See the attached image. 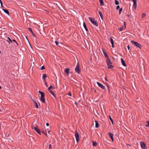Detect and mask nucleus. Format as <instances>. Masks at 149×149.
<instances>
[{
    "label": "nucleus",
    "instance_id": "nucleus-1",
    "mask_svg": "<svg viewBox=\"0 0 149 149\" xmlns=\"http://www.w3.org/2000/svg\"><path fill=\"white\" fill-rule=\"evenodd\" d=\"M107 63L109 69H111L114 68L113 66L111 65L112 63L109 58H107Z\"/></svg>",
    "mask_w": 149,
    "mask_h": 149
},
{
    "label": "nucleus",
    "instance_id": "nucleus-2",
    "mask_svg": "<svg viewBox=\"0 0 149 149\" xmlns=\"http://www.w3.org/2000/svg\"><path fill=\"white\" fill-rule=\"evenodd\" d=\"M89 19L91 22L94 25L97 26L98 24L97 21L95 20L93 18H92L91 17H89Z\"/></svg>",
    "mask_w": 149,
    "mask_h": 149
},
{
    "label": "nucleus",
    "instance_id": "nucleus-3",
    "mask_svg": "<svg viewBox=\"0 0 149 149\" xmlns=\"http://www.w3.org/2000/svg\"><path fill=\"white\" fill-rule=\"evenodd\" d=\"M131 43L133 45H134V46H136V47H137L140 48V49L141 48V45L137 42H136L134 41V40H132L131 41Z\"/></svg>",
    "mask_w": 149,
    "mask_h": 149
},
{
    "label": "nucleus",
    "instance_id": "nucleus-4",
    "mask_svg": "<svg viewBox=\"0 0 149 149\" xmlns=\"http://www.w3.org/2000/svg\"><path fill=\"white\" fill-rule=\"evenodd\" d=\"M79 63H78L75 68V71L76 72L79 74L81 72L80 69L79 68Z\"/></svg>",
    "mask_w": 149,
    "mask_h": 149
},
{
    "label": "nucleus",
    "instance_id": "nucleus-5",
    "mask_svg": "<svg viewBox=\"0 0 149 149\" xmlns=\"http://www.w3.org/2000/svg\"><path fill=\"white\" fill-rule=\"evenodd\" d=\"M31 127L38 134L41 135L40 130L38 129L37 127H35L33 125H32Z\"/></svg>",
    "mask_w": 149,
    "mask_h": 149
},
{
    "label": "nucleus",
    "instance_id": "nucleus-6",
    "mask_svg": "<svg viewBox=\"0 0 149 149\" xmlns=\"http://www.w3.org/2000/svg\"><path fill=\"white\" fill-rule=\"evenodd\" d=\"M75 136L77 142V143H78L79 140V135L77 131H76L75 133Z\"/></svg>",
    "mask_w": 149,
    "mask_h": 149
},
{
    "label": "nucleus",
    "instance_id": "nucleus-7",
    "mask_svg": "<svg viewBox=\"0 0 149 149\" xmlns=\"http://www.w3.org/2000/svg\"><path fill=\"white\" fill-rule=\"evenodd\" d=\"M97 83L98 85V86L101 88L103 90H104L105 89V86H104L103 85L100 83V82H97Z\"/></svg>",
    "mask_w": 149,
    "mask_h": 149
},
{
    "label": "nucleus",
    "instance_id": "nucleus-8",
    "mask_svg": "<svg viewBox=\"0 0 149 149\" xmlns=\"http://www.w3.org/2000/svg\"><path fill=\"white\" fill-rule=\"evenodd\" d=\"M141 148L143 149H147L146 144L143 142H141Z\"/></svg>",
    "mask_w": 149,
    "mask_h": 149
},
{
    "label": "nucleus",
    "instance_id": "nucleus-9",
    "mask_svg": "<svg viewBox=\"0 0 149 149\" xmlns=\"http://www.w3.org/2000/svg\"><path fill=\"white\" fill-rule=\"evenodd\" d=\"M124 26H123L122 27H121L119 29V30L120 31H122L123 29H125L126 28V22L125 21H124Z\"/></svg>",
    "mask_w": 149,
    "mask_h": 149
},
{
    "label": "nucleus",
    "instance_id": "nucleus-10",
    "mask_svg": "<svg viewBox=\"0 0 149 149\" xmlns=\"http://www.w3.org/2000/svg\"><path fill=\"white\" fill-rule=\"evenodd\" d=\"M109 135L112 141L113 142L114 141V139L113 138V134L111 132H110L109 133Z\"/></svg>",
    "mask_w": 149,
    "mask_h": 149
},
{
    "label": "nucleus",
    "instance_id": "nucleus-11",
    "mask_svg": "<svg viewBox=\"0 0 149 149\" xmlns=\"http://www.w3.org/2000/svg\"><path fill=\"white\" fill-rule=\"evenodd\" d=\"M31 99L33 101V103L34 104L35 107H36V108H38V105L37 103L34 100H33L32 98H31Z\"/></svg>",
    "mask_w": 149,
    "mask_h": 149
},
{
    "label": "nucleus",
    "instance_id": "nucleus-12",
    "mask_svg": "<svg viewBox=\"0 0 149 149\" xmlns=\"http://www.w3.org/2000/svg\"><path fill=\"white\" fill-rule=\"evenodd\" d=\"M121 62L122 64V65L126 67V65L125 63V62L124 60V59L122 58H121Z\"/></svg>",
    "mask_w": 149,
    "mask_h": 149
},
{
    "label": "nucleus",
    "instance_id": "nucleus-13",
    "mask_svg": "<svg viewBox=\"0 0 149 149\" xmlns=\"http://www.w3.org/2000/svg\"><path fill=\"white\" fill-rule=\"evenodd\" d=\"M38 92L40 94V97H44L45 93L43 92H42L40 91H39Z\"/></svg>",
    "mask_w": 149,
    "mask_h": 149
},
{
    "label": "nucleus",
    "instance_id": "nucleus-14",
    "mask_svg": "<svg viewBox=\"0 0 149 149\" xmlns=\"http://www.w3.org/2000/svg\"><path fill=\"white\" fill-rule=\"evenodd\" d=\"M28 30L31 31V33L32 35H33V36L35 37H36V36L35 34H34L33 33V31L32 30L31 28H28Z\"/></svg>",
    "mask_w": 149,
    "mask_h": 149
},
{
    "label": "nucleus",
    "instance_id": "nucleus-15",
    "mask_svg": "<svg viewBox=\"0 0 149 149\" xmlns=\"http://www.w3.org/2000/svg\"><path fill=\"white\" fill-rule=\"evenodd\" d=\"M110 40L111 42V44H112V47L113 48H114V42L113 41V39L111 37L110 38Z\"/></svg>",
    "mask_w": 149,
    "mask_h": 149
},
{
    "label": "nucleus",
    "instance_id": "nucleus-16",
    "mask_svg": "<svg viewBox=\"0 0 149 149\" xmlns=\"http://www.w3.org/2000/svg\"><path fill=\"white\" fill-rule=\"evenodd\" d=\"M103 53L104 54V55L105 57L106 58H109L108 56V55L107 54V53L104 51L103 49Z\"/></svg>",
    "mask_w": 149,
    "mask_h": 149
},
{
    "label": "nucleus",
    "instance_id": "nucleus-17",
    "mask_svg": "<svg viewBox=\"0 0 149 149\" xmlns=\"http://www.w3.org/2000/svg\"><path fill=\"white\" fill-rule=\"evenodd\" d=\"M49 91L51 94L52 95L53 97H54L55 98H56V95H55V94H54V93L51 90H49Z\"/></svg>",
    "mask_w": 149,
    "mask_h": 149
},
{
    "label": "nucleus",
    "instance_id": "nucleus-18",
    "mask_svg": "<svg viewBox=\"0 0 149 149\" xmlns=\"http://www.w3.org/2000/svg\"><path fill=\"white\" fill-rule=\"evenodd\" d=\"M70 69L68 68H66V73L67 74V75L68 76L69 74V70Z\"/></svg>",
    "mask_w": 149,
    "mask_h": 149
},
{
    "label": "nucleus",
    "instance_id": "nucleus-19",
    "mask_svg": "<svg viewBox=\"0 0 149 149\" xmlns=\"http://www.w3.org/2000/svg\"><path fill=\"white\" fill-rule=\"evenodd\" d=\"M83 26H84V28L85 29L86 31H87V32L88 31V29L87 28L86 24L84 22V23H83Z\"/></svg>",
    "mask_w": 149,
    "mask_h": 149
},
{
    "label": "nucleus",
    "instance_id": "nucleus-20",
    "mask_svg": "<svg viewBox=\"0 0 149 149\" xmlns=\"http://www.w3.org/2000/svg\"><path fill=\"white\" fill-rule=\"evenodd\" d=\"M2 10L6 13L8 15H9V12L8 10L5 9H3Z\"/></svg>",
    "mask_w": 149,
    "mask_h": 149
},
{
    "label": "nucleus",
    "instance_id": "nucleus-21",
    "mask_svg": "<svg viewBox=\"0 0 149 149\" xmlns=\"http://www.w3.org/2000/svg\"><path fill=\"white\" fill-rule=\"evenodd\" d=\"M7 39L9 40V41L7 40V41L8 43L9 44H10V43L12 42V40L9 37H8Z\"/></svg>",
    "mask_w": 149,
    "mask_h": 149
},
{
    "label": "nucleus",
    "instance_id": "nucleus-22",
    "mask_svg": "<svg viewBox=\"0 0 149 149\" xmlns=\"http://www.w3.org/2000/svg\"><path fill=\"white\" fill-rule=\"evenodd\" d=\"M95 127L97 128H98L99 126V124L98 122L96 120H95Z\"/></svg>",
    "mask_w": 149,
    "mask_h": 149
},
{
    "label": "nucleus",
    "instance_id": "nucleus-23",
    "mask_svg": "<svg viewBox=\"0 0 149 149\" xmlns=\"http://www.w3.org/2000/svg\"><path fill=\"white\" fill-rule=\"evenodd\" d=\"M40 100L43 103L45 102V99L44 97H40Z\"/></svg>",
    "mask_w": 149,
    "mask_h": 149
},
{
    "label": "nucleus",
    "instance_id": "nucleus-24",
    "mask_svg": "<svg viewBox=\"0 0 149 149\" xmlns=\"http://www.w3.org/2000/svg\"><path fill=\"white\" fill-rule=\"evenodd\" d=\"M99 13L100 15V17L102 18V19L103 16V14H102V12L100 10H99Z\"/></svg>",
    "mask_w": 149,
    "mask_h": 149
},
{
    "label": "nucleus",
    "instance_id": "nucleus-25",
    "mask_svg": "<svg viewBox=\"0 0 149 149\" xmlns=\"http://www.w3.org/2000/svg\"><path fill=\"white\" fill-rule=\"evenodd\" d=\"M97 145V143L96 141H93V146H96Z\"/></svg>",
    "mask_w": 149,
    "mask_h": 149
},
{
    "label": "nucleus",
    "instance_id": "nucleus-26",
    "mask_svg": "<svg viewBox=\"0 0 149 149\" xmlns=\"http://www.w3.org/2000/svg\"><path fill=\"white\" fill-rule=\"evenodd\" d=\"M100 5L102 6L104 4V3L103 1V0H99Z\"/></svg>",
    "mask_w": 149,
    "mask_h": 149
},
{
    "label": "nucleus",
    "instance_id": "nucleus-27",
    "mask_svg": "<svg viewBox=\"0 0 149 149\" xmlns=\"http://www.w3.org/2000/svg\"><path fill=\"white\" fill-rule=\"evenodd\" d=\"M47 77V76L46 74H44L42 75V79H45Z\"/></svg>",
    "mask_w": 149,
    "mask_h": 149
},
{
    "label": "nucleus",
    "instance_id": "nucleus-28",
    "mask_svg": "<svg viewBox=\"0 0 149 149\" xmlns=\"http://www.w3.org/2000/svg\"><path fill=\"white\" fill-rule=\"evenodd\" d=\"M133 6L135 9L137 7L136 1L134 2Z\"/></svg>",
    "mask_w": 149,
    "mask_h": 149
},
{
    "label": "nucleus",
    "instance_id": "nucleus-29",
    "mask_svg": "<svg viewBox=\"0 0 149 149\" xmlns=\"http://www.w3.org/2000/svg\"><path fill=\"white\" fill-rule=\"evenodd\" d=\"M55 88L54 87H53L52 85H51L48 88V90H51L50 89L51 88H52V89H54Z\"/></svg>",
    "mask_w": 149,
    "mask_h": 149
},
{
    "label": "nucleus",
    "instance_id": "nucleus-30",
    "mask_svg": "<svg viewBox=\"0 0 149 149\" xmlns=\"http://www.w3.org/2000/svg\"><path fill=\"white\" fill-rule=\"evenodd\" d=\"M115 3L116 5H118L119 4V1L117 0H115Z\"/></svg>",
    "mask_w": 149,
    "mask_h": 149
},
{
    "label": "nucleus",
    "instance_id": "nucleus-31",
    "mask_svg": "<svg viewBox=\"0 0 149 149\" xmlns=\"http://www.w3.org/2000/svg\"><path fill=\"white\" fill-rule=\"evenodd\" d=\"M146 16V14L144 13H143L142 14V18H143L145 17Z\"/></svg>",
    "mask_w": 149,
    "mask_h": 149
},
{
    "label": "nucleus",
    "instance_id": "nucleus-32",
    "mask_svg": "<svg viewBox=\"0 0 149 149\" xmlns=\"http://www.w3.org/2000/svg\"><path fill=\"white\" fill-rule=\"evenodd\" d=\"M109 117L110 120H111L112 124H113V119H112L111 117L110 116H109Z\"/></svg>",
    "mask_w": 149,
    "mask_h": 149
},
{
    "label": "nucleus",
    "instance_id": "nucleus-33",
    "mask_svg": "<svg viewBox=\"0 0 149 149\" xmlns=\"http://www.w3.org/2000/svg\"><path fill=\"white\" fill-rule=\"evenodd\" d=\"M122 10H123V8H121L119 9V15H120L121 14V12L122 11Z\"/></svg>",
    "mask_w": 149,
    "mask_h": 149
},
{
    "label": "nucleus",
    "instance_id": "nucleus-34",
    "mask_svg": "<svg viewBox=\"0 0 149 149\" xmlns=\"http://www.w3.org/2000/svg\"><path fill=\"white\" fill-rule=\"evenodd\" d=\"M147 123V124L145 125L146 127H149V121H146Z\"/></svg>",
    "mask_w": 149,
    "mask_h": 149
},
{
    "label": "nucleus",
    "instance_id": "nucleus-35",
    "mask_svg": "<svg viewBox=\"0 0 149 149\" xmlns=\"http://www.w3.org/2000/svg\"><path fill=\"white\" fill-rule=\"evenodd\" d=\"M45 69V67L44 65L42 66V67H41L40 68V70H44Z\"/></svg>",
    "mask_w": 149,
    "mask_h": 149
},
{
    "label": "nucleus",
    "instance_id": "nucleus-36",
    "mask_svg": "<svg viewBox=\"0 0 149 149\" xmlns=\"http://www.w3.org/2000/svg\"><path fill=\"white\" fill-rule=\"evenodd\" d=\"M67 94L70 96H72V93L70 91H69L68 93H67Z\"/></svg>",
    "mask_w": 149,
    "mask_h": 149
},
{
    "label": "nucleus",
    "instance_id": "nucleus-37",
    "mask_svg": "<svg viewBox=\"0 0 149 149\" xmlns=\"http://www.w3.org/2000/svg\"><path fill=\"white\" fill-rule=\"evenodd\" d=\"M49 149H52V146L51 144H49Z\"/></svg>",
    "mask_w": 149,
    "mask_h": 149
},
{
    "label": "nucleus",
    "instance_id": "nucleus-38",
    "mask_svg": "<svg viewBox=\"0 0 149 149\" xmlns=\"http://www.w3.org/2000/svg\"><path fill=\"white\" fill-rule=\"evenodd\" d=\"M13 41L14 42H15V43L17 45H18V44L17 43V42L16 41V40H15L14 39H13L12 40V41Z\"/></svg>",
    "mask_w": 149,
    "mask_h": 149
},
{
    "label": "nucleus",
    "instance_id": "nucleus-39",
    "mask_svg": "<svg viewBox=\"0 0 149 149\" xmlns=\"http://www.w3.org/2000/svg\"><path fill=\"white\" fill-rule=\"evenodd\" d=\"M55 43L56 44V45H58V43H59V42H58V41H55Z\"/></svg>",
    "mask_w": 149,
    "mask_h": 149
},
{
    "label": "nucleus",
    "instance_id": "nucleus-40",
    "mask_svg": "<svg viewBox=\"0 0 149 149\" xmlns=\"http://www.w3.org/2000/svg\"><path fill=\"white\" fill-rule=\"evenodd\" d=\"M120 8V6H118L116 7V9L117 10H118Z\"/></svg>",
    "mask_w": 149,
    "mask_h": 149
},
{
    "label": "nucleus",
    "instance_id": "nucleus-41",
    "mask_svg": "<svg viewBox=\"0 0 149 149\" xmlns=\"http://www.w3.org/2000/svg\"><path fill=\"white\" fill-rule=\"evenodd\" d=\"M45 85H46V86L47 87H48V85L47 84V83L46 82H45Z\"/></svg>",
    "mask_w": 149,
    "mask_h": 149
},
{
    "label": "nucleus",
    "instance_id": "nucleus-42",
    "mask_svg": "<svg viewBox=\"0 0 149 149\" xmlns=\"http://www.w3.org/2000/svg\"><path fill=\"white\" fill-rule=\"evenodd\" d=\"M107 87L108 88V90H109V86L108 85H107Z\"/></svg>",
    "mask_w": 149,
    "mask_h": 149
},
{
    "label": "nucleus",
    "instance_id": "nucleus-43",
    "mask_svg": "<svg viewBox=\"0 0 149 149\" xmlns=\"http://www.w3.org/2000/svg\"><path fill=\"white\" fill-rule=\"evenodd\" d=\"M127 48H128V49L129 50V49H130V47L129 45H128L127 46Z\"/></svg>",
    "mask_w": 149,
    "mask_h": 149
},
{
    "label": "nucleus",
    "instance_id": "nucleus-44",
    "mask_svg": "<svg viewBox=\"0 0 149 149\" xmlns=\"http://www.w3.org/2000/svg\"><path fill=\"white\" fill-rule=\"evenodd\" d=\"M105 80L106 81H108V80L107 79V77H105Z\"/></svg>",
    "mask_w": 149,
    "mask_h": 149
},
{
    "label": "nucleus",
    "instance_id": "nucleus-45",
    "mask_svg": "<svg viewBox=\"0 0 149 149\" xmlns=\"http://www.w3.org/2000/svg\"><path fill=\"white\" fill-rule=\"evenodd\" d=\"M42 132L43 133V134H44V133H45V132L44 130H42Z\"/></svg>",
    "mask_w": 149,
    "mask_h": 149
},
{
    "label": "nucleus",
    "instance_id": "nucleus-46",
    "mask_svg": "<svg viewBox=\"0 0 149 149\" xmlns=\"http://www.w3.org/2000/svg\"><path fill=\"white\" fill-rule=\"evenodd\" d=\"M46 125H47V126H49V123H46Z\"/></svg>",
    "mask_w": 149,
    "mask_h": 149
},
{
    "label": "nucleus",
    "instance_id": "nucleus-47",
    "mask_svg": "<svg viewBox=\"0 0 149 149\" xmlns=\"http://www.w3.org/2000/svg\"><path fill=\"white\" fill-rule=\"evenodd\" d=\"M0 3L1 4H2L3 3H2V1H1V0H0Z\"/></svg>",
    "mask_w": 149,
    "mask_h": 149
},
{
    "label": "nucleus",
    "instance_id": "nucleus-48",
    "mask_svg": "<svg viewBox=\"0 0 149 149\" xmlns=\"http://www.w3.org/2000/svg\"><path fill=\"white\" fill-rule=\"evenodd\" d=\"M133 2L136 1V0H132Z\"/></svg>",
    "mask_w": 149,
    "mask_h": 149
},
{
    "label": "nucleus",
    "instance_id": "nucleus-49",
    "mask_svg": "<svg viewBox=\"0 0 149 149\" xmlns=\"http://www.w3.org/2000/svg\"><path fill=\"white\" fill-rule=\"evenodd\" d=\"M43 81L45 83V82H46V80H45V79H43Z\"/></svg>",
    "mask_w": 149,
    "mask_h": 149
},
{
    "label": "nucleus",
    "instance_id": "nucleus-50",
    "mask_svg": "<svg viewBox=\"0 0 149 149\" xmlns=\"http://www.w3.org/2000/svg\"><path fill=\"white\" fill-rule=\"evenodd\" d=\"M75 104L76 105V106H77V102H75Z\"/></svg>",
    "mask_w": 149,
    "mask_h": 149
},
{
    "label": "nucleus",
    "instance_id": "nucleus-51",
    "mask_svg": "<svg viewBox=\"0 0 149 149\" xmlns=\"http://www.w3.org/2000/svg\"><path fill=\"white\" fill-rule=\"evenodd\" d=\"M26 38H27V40H28V42L29 43V44L30 45V43H29V40H28V39H27V37L26 36Z\"/></svg>",
    "mask_w": 149,
    "mask_h": 149
},
{
    "label": "nucleus",
    "instance_id": "nucleus-52",
    "mask_svg": "<svg viewBox=\"0 0 149 149\" xmlns=\"http://www.w3.org/2000/svg\"><path fill=\"white\" fill-rule=\"evenodd\" d=\"M1 8H3V3L2 4H2H1Z\"/></svg>",
    "mask_w": 149,
    "mask_h": 149
},
{
    "label": "nucleus",
    "instance_id": "nucleus-53",
    "mask_svg": "<svg viewBox=\"0 0 149 149\" xmlns=\"http://www.w3.org/2000/svg\"><path fill=\"white\" fill-rule=\"evenodd\" d=\"M44 134H45L46 136H47V133H46H46H45H45H44Z\"/></svg>",
    "mask_w": 149,
    "mask_h": 149
},
{
    "label": "nucleus",
    "instance_id": "nucleus-54",
    "mask_svg": "<svg viewBox=\"0 0 149 149\" xmlns=\"http://www.w3.org/2000/svg\"><path fill=\"white\" fill-rule=\"evenodd\" d=\"M63 70L65 72V68H63Z\"/></svg>",
    "mask_w": 149,
    "mask_h": 149
},
{
    "label": "nucleus",
    "instance_id": "nucleus-55",
    "mask_svg": "<svg viewBox=\"0 0 149 149\" xmlns=\"http://www.w3.org/2000/svg\"><path fill=\"white\" fill-rule=\"evenodd\" d=\"M128 17H130V15H127Z\"/></svg>",
    "mask_w": 149,
    "mask_h": 149
},
{
    "label": "nucleus",
    "instance_id": "nucleus-56",
    "mask_svg": "<svg viewBox=\"0 0 149 149\" xmlns=\"http://www.w3.org/2000/svg\"><path fill=\"white\" fill-rule=\"evenodd\" d=\"M1 86H0V89H1Z\"/></svg>",
    "mask_w": 149,
    "mask_h": 149
},
{
    "label": "nucleus",
    "instance_id": "nucleus-57",
    "mask_svg": "<svg viewBox=\"0 0 149 149\" xmlns=\"http://www.w3.org/2000/svg\"><path fill=\"white\" fill-rule=\"evenodd\" d=\"M1 110L0 109V111H1Z\"/></svg>",
    "mask_w": 149,
    "mask_h": 149
}]
</instances>
